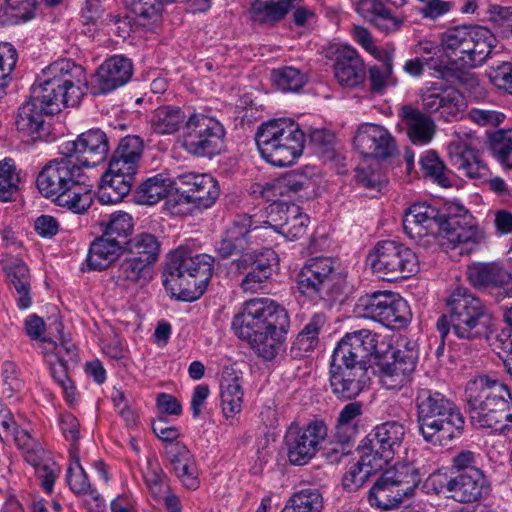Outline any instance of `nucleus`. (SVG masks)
<instances>
[{"label":"nucleus","instance_id":"nucleus-1","mask_svg":"<svg viewBox=\"0 0 512 512\" xmlns=\"http://www.w3.org/2000/svg\"><path fill=\"white\" fill-rule=\"evenodd\" d=\"M261 229L252 216L238 215L215 247L223 260L237 256L230 267L234 274L243 275L239 286L244 292L261 290L278 268L279 257L273 249H256L263 242Z\"/></svg>","mask_w":512,"mask_h":512},{"label":"nucleus","instance_id":"nucleus-2","mask_svg":"<svg viewBox=\"0 0 512 512\" xmlns=\"http://www.w3.org/2000/svg\"><path fill=\"white\" fill-rule=\"evenodd\" d=\"M87 176L80 165L68 156L52 159L38 173L39 192L57 206L76 213H84L92 204Z\"/></svg>","mask_w":512,"mask_h":512},{"label":"nucleus","instance_id":"nucleus-3","mask_svg":"<svg viewBox=\"0 0 512 512\" xmlns=\"http://www.w3.org/2000/svg\"><path fill=\"white\" fill-rule=\"evenodd\" d=\"M215 259L208 254H194L188 246L170 253L163 285L172 296L194 301L202 296L212 277Z\"/></svg>","mask_w":512,"mask_h":512},{"label":"nucleus","instance_id":"nucleus-4","mask_svg":"<svg viewBox=\"0 0 512 512\" xmlns=\"http://www.w3.org/2000/svg\"><path fill=\"white\" fill-rule=\"evenodd\" d=\"M448 312L437 320V329L445 338L450 329L459 339L475 340L491 332L492 315L481 299L467 288H456L447 301Z\"/></svg>","mask_w":512,"mask_h":512},{"label":"nucleus","instance_id":"nucleus-5","mask_svg":"<svg viewBox=\"0 0 512 512\" xmlns=\"http://www.w3.org/2000/svg\"><path fill=\"white\" fill-rule=\"evenodd\" d=\"M495 38L482 26H455L442 33L443 57L447 63V80L454 70L482 65L491 54Z\"/></svg>","mask_w":512,"mask_h":512},{"label":"nucleus","instance_id":"nucleus-6","mask_svg":"<svg viewBox=\"0 0 512 512\" xmlns=\"http://www.w3.org/2000/svg\"><path fill=\"white\" fill-rule=\"evenodd\" d=\"M261 156L273 166L294 164L302 155L305 133L292 119L280 118L262 123L255 136Z\"/></svg>","mask_w":512,"mask_h":512},{"label":"nucleus","instance_id":"nucleus-7","mask_svg":"<svg viewBox=\"0 0 512 512\" xmlns=\"http://www.w3.org/2000/svg\"><path fill=\"white\" fill-rule=\"evenodd\" d=\"M296 284L298 291L310 300L332 303L343 295L346 280L336 260L320 256L306 260Z\"/></svg>","mask_w":512,"mask_h":512},{"label":"nucleus","instance_id":"nucleus-8","mask_svg":"<svg viewBox=\"0 0 512 512\" xmlns=\"http://www.w3.org/2000/svg\"><path fill=\"white\" fill-rule=\"evenodd\" d=\"M161 243L151 233L143 232L124 242L118 266V281L126 286L147 285L159 259Z\"/></svg>","mask_w":512,"mask_h":512},{"label":"nucleus","instance_id":"nucleus-9","mask_svg":"<svg viewBox=\"0 0 512 512\" xmlns=\"http://www.w3.org/2000/svg\"><path fill=\"white\" fill-rule=\"evenodd\" d=\"M226 131L216 118L202 113H193L186 120L182 146L196 157L212 158L225 147Z\"/></svg>","mask_w":512,"mask_h":512},{"label":"nucleus","instance_id":"nucleus-10","mask_svg":"<svg viewBox=\"0 0 512 512\" xmlns=\"http://www.w3.org/2000/svg\"><path fill=\"white\" fill-rule=\"evenodd\" d=\"M368 260L373 272L389 281L406 279L419 270L416 253L391 240L378 242L369 253Z\"/></svg>","mask_w":512,"mask_h":512},{"label":"nucleus","instance_id":"nucleus-11","mask_svg":"<svg viewBox=\"0 0 512 512\" xmlns=\"http://www.w3.org/2000/svg\"><path fill=\"white\" fill-rule=\"evenodd\" d=\"M354 313L392 329L405 327L411 319L408 303L390 291H375L358 298Z\"/></svg>","mask_w":512,"mask_h":512},{"label":"nucleus","instance_id":"nucleus-12","mask_svg":"<svg viewBox=\"0 0 512 512\" xmlns=\"http://www.w3.org/2000/svg\"><path fill=\"white\" fill-rule=\"evenodd\" d=\"M289 320L283 307L269 298H253L243 304L232 320V329L239 338H251L271 327L280 328Z\"/></svg>","mask_w":512,"mask_h":512},{"label":"nucleus","instance_id":"nucleus-13","mask_svg":"<svg viewBox=\"0 0 512 512\" xmlns=\"http://www.w3.org/2000/svg\"><path fill=\"white\" fill-rule=\"evenodd\" d=\"M406 435L404 425L397 421H387L376 426L361 442L363 461L366 464L383 468L402 449Z\"/></svg>","mask_w":512,"mask_h":512},{"label":"nucleus","instance_id":"nucleus-14","mask_svg":"<svg viewBox=\"0 0 512 512\" xmlns=\"http://www.w3.org/2000/svg\"><path fill=\"white\" fill-rule=\"evenodd\" d=\"M378 338L368 329L347 333L334 349L331 362L368 372L370 358L377 353Z\"/></svg>","mask_w":512,"mask_h":512},{"label":"nucleus","instance_id":"nucleus-15","mask_svg":"<svg viewBox=\"0 0 512 512\" xmlns=\"http://www.w3.org/2000/svg\"><path fill=\"white\" fill-rule=\"evenodd\" d=\"M419 434L433 446L444 447L460 437L464 431L465 419L460 409L431 413L416 417Z\"/></svg>","mask_w":512,"mask_h":512},{"label":"nucleus","instance_id":"nucleus-16","mask_svg":"<svg viewBox=\"0 0 512 512\" xmlns=\"http://www.w3.org/2000/svg\"><path fill=\"white\" fill-rule=\"evenodd\" d=\"M327 432L322 420L312 421L302 429H290L285 436L289 462L297 466L310 462L327 437Z\"/></svg>","mask_w":512,"mask_h":512},{"label":"nucleus","instance_id":"nucleus-17","mask_svg":"<svg viewBox=\"0 0 512 512\" xmlns=\"http://www.w3.org/2000/svg\"><path fill=\"white\" fill-rule=\"evenodd\" d=\"M109 152L106 134L100 129H90L80 134L75 141L60 146V154L68 156L83 167H94L103 162Z\"/></svg>","mask_w":512,"mask_h":512},{"label":"nucleus","instance_id":"nucleus-18","mask_svg":"<svg viewBox=\"0 0 512 512\" xmlns=\"http://www.w3.org/2000/svg\"><path fill=\"white\" fill-rule=\"evenodd\" d=\"M404 231L408 237L423 246L436 242L441 233L440 212L427 203H415L403 218Z\"/></svg>","mask_w":512,"mask_h":512},{"label":"nucleus","instance_id":"nucleus-19","mask_svg":"<svg viewBox=\"0 0 512 512\" xmlns=\"http://www.w3.org/2000/svg\"><path fill=\"white\" fill-rule=\"evenodd\" d=\"M421 106L428 114H438L446 122L461 118L466 101L462 93L450 86L433 85L420 93Z\"/></svg>","mask_w":512,"mask_h":512},{"label":"nucleus","instance_id":"nucleus-20","mask_svg":"<svg viewBox=\"0 0 512 512\" xmlns=\"http://www.w3.org/2000/svg\"><path fill=\"white\" fill-rule=\"evenodd\" d=\"M38 79L68 93L72 106H77L84 95L85 70L69 59L50 64Z\"/></svg>","mask_w":512,"mask_h":512},{"label":"nucleus","instance_id":"nucleus-21","mask_svg":"<svg viewBox=\"0 0 512 512\" xmlns=\"http://www.w3.org/2000/svg\"><path fill=\"white\" fill-rule=\"evenodd\" d=\"M353 143L362 156L376 161L391 158L397 152L391 133L383 126L372 123H364L358 128Z\"/></svg>","mask_w":512,"mask_h":512},{"label":"nucleus","instance_id":"nucleus-22","mask_svg":"<svg viewBox=\"0 0 512 512\" xmlns=\"http://www.w3.org/2000/svg\"><path fill=\"white\" fill-rule=\"evenodd\" d=\"M133 74L130 59L115 55L105 60L91 77L90 92L93 95H104L125 85Z\"/></svg>","mask_w":512,"mask_h":512},{"label":"nucleus","instance_id":"nucleus-23","mask_svg":"<svg viewBox=\"0 0 512 512\" xmlns=\"http://www.w3.org/2000/svg\"><path fill=\"white\" fill-rule=\"evenodd\" d=\"M269 215L272 221L263 223L267 226H260L262 229L271 227L290 240L301 238L305 235L309 217L301 212L298 205L286 203H273L270 205ZM263 235V233L261 232Z\"/></svg>","mask_w":512,"mask_h":512},{"label":"nucleus","instance_id":"nucleus-24","mask_svg":"<svg viewBox=\"0 0 512 512\" xmlns=\"http://www.w3.org/2000/svg\"><path fill=\"white\" fill-rule=\"evenodd\" d=\"M511 398L501 399L492 404H484L469 409L470 421L476 428L490 429L492 432L508 434L512 431Z\"/></svg>","mask_w":512,"mask_h":512},{"label":"nucleus","instance_id":"nucleus-25","mask_svg":"<svg viewBox=\"0 0 512 512\" xmlns=\"http://www.w3.org/2000/svg\"><path fill=\"white\" fill-rule=\"evenodd\" d=\"M449 163L460 177L483 179L488 175V167L480 158L479 152L462 139L448 145Z\"/></svg>","mask_w":512,"mask_h":512},{"label":"nucleus","instance_id":"nucleus-26","mask_svg":"<svg viewBox=\"0 0 512 512\" xmlns=\"http://www.w3.org/2000/svg\"><path fill=\"white\" fill-rule=\"evenodd\" d=\"M47 115L30 98L19 107L15 125L23 141L36 143L48 139L50 125L44 119Z\"/></svg>","mask_w":512,"mask_h":512},{"label":"nucleus","instance_id":"nucleus-27","mask_svg":"<svg viewBox=\"0 0 512 512\" xmlns=\"http://www.w3.org/2000/svg\"><path fill=\"white\" fill-rule=\"evenodd\" d=\"M330 388L339 399L350 400L357 397L370 379L368 372L331 362Z\"/></svg>","mask_w":512,"mask_h":512},{"label":"nucleus","instance_id":"nucleus-28","mask_svg":"<svg viewBox=\"0 0 512 512\" xmlns=\"http://www.w3.org/2000/svg\"><path fill=\"white\" fill-rule=\"evenodd\" d=\"M465 393L469 409L511 398L507 385L486 374L470 380L466 385Z\"/></svg>","mask_w":512,"mask_h":512},{"label":"nucleus","instance_id":"nucleus-29","mask_svg":"<svg viewBox=\"0 0 512 512\" xmlns=\"http://www.w3.org/2000/svg\"><path fill=\"white\" fill-rule=\"evenodd\" d=\"M334 75L343 87L354 88L364 82L366 77L365 65L354 48L343 46L338 50L334 64Z\"/></svg>","mask_w":512,"mask_h":512},{"label":"nucleus","instance_id":"nucleus-30","mask_svg":"<svg viewBox=\"0 0 512 512\" xmlns=\"http://www.w3.org/2000/svg\"><path fill=\"white\" fill-rule=\"evenodd\" d=\"M415 355L398 354L379 365V380L387 390H398L406 385L415 370Z\"/></svg>","mask_w":512,"mask_h":512},{"label":"nucleus","instance_id":"nucleus-31","mask_svg":"<svg viewBox=\"0 0 512 512\" xmlns=\"http://www.w3.org/2000/svg\"><path fill=\"white\" fill-rule=\"evenodd\" d=\"M470 284L479 290L499 288L512 281L511 273L500 262H475L467 267Z\"/></svg>","mask_w":512,"mask_h":512},{"label":"nucleus","instance_id":"nucleus-32","mask_svg":"<svg viewBox=\"0 0 512 512\" xmlns=\"http://www.w3.org/2000/svg\"><path fill=\"white\" fill-rule=\"evenodd\" d=\"M466 224H458L441 231L438 244L445 248H460V254L470 252L473 247L479 244L484 238V231L476 225L474 218L465 221Z\"/></svg>","mask_w":512,"mask_h":512},{"label":"nucleus","instance_id":"nucleus-33","mask_svg":"<svg viewBox=\"0 0 512 512\" xmlns=\"http://www.w3.org/2000/svg\"><path fill=\"white\" fill-rule=\"evenodd\" d=\"M399 116L407 127V135L414 144H428L436 132V124L430 114L411 106L404 105L399 110Z\"/></svg>","mask_w":512,"mask_h":512},{"label":"nucleus","instance_id":"nucleus-34","mask_svg":"<svg viewBox=\"0 0 512 512\" xmlns=\"http://www.w3.org/2000/svg\"><path fill=\"white\" fill-rule=\"evenodd\" d=\"M406 497L411 496L421 483L422 477L428 473L424 465L417 460H402L383 472Z\"/></svg>","mask_w":512,"mask_h":512},{"label":"nucleus","instance_id":"nucleus-35","mask_svg":"<svg viewBox=\"0 0 512 512\" xmlns=\"http://www.w3.org/2000/svg\"><path fill=\"white\" fill-rule=\"evenodd\" d=\"M354 5L360 16L385 33L394 32L402 25L403 18L393 14L381 0H357Z\"/></svg>","mask_w":512,"mask_h":512},{"label":"nucleus","instance_id":"nucleus-36","mask_svg":"<svg viewBox=\"0 0 512 512\" xmlns=\"http://www.w3.org/2000/svg\"><path fill=\"white\" fill-rule=\"evenodd\" d=\"M486 490L483 471H471V474H458L450 478L451 497L460 503L477 501Z\"/></svg>","mask_w":512,"mask_h":512},{"label":"nucleus","instance_id":"nucleus-37","mask_svg":"<svg viewBox=\"0 0 512 512\" xmlns=\"http://www.w3.org/2000/svg\"><path fill=\"white\" fill-rule=\"evenodd\" d=\"M362 414V405L351 402L340 411L335 425L334 438L344 444L342 454H350L358 433V418Z\"/></svg>","mask_w":512,"mask_h":512},{"label":"nucleus","instance_id":"nucleus-38","mask_svg":"<svg viewBox=\"0 0 512 512\" xmlns=\"http://www.w3.org/2000/svg\"><path fill=\"white\" fill-rule=\"evenodd\" d=\"M288 327L289 320L280 328L271 327L270 329L255 334V336H251V338L241 339L247 341L258 356L266 360H272L282 349Z\"/></svg>","mask_w":512,"mask_h":512},{"label":"nucleus","instance_id":"nucleus-39","mask_svg":"<svg viewBox=\"0 0 512 512\" xmlns=\"http://www.w3.org/2000/svg\"><path fill=\"white\" fill-rule=\"evenodd\" d=\"M29 98L50 115L59 113L65 107H73L68 93L40 79L31 87Z\"/></svg>","mask_w":512,"mask_h":512},{"label":"nucleus","instance_id":"nucleus-40","mask_svg":"<svg viewBox=\"0 0 512 512\" xmlns=\"http://www.w3.org/2000/svg\"><path fill=\"white\" fill-rule=\"evenodd\" d=\"M135 178L107 169L101 178L98 199L103 204L121 202L131 191Z\"/></svg>","mask_w":512,"mask_h":512},{"label":"nucleus","instance_id":"nucleus-41","mask_svg":"<svg viewBox=\"0 0 512 512\" xmlns=\"http://www.w3.org/2000/svg\"><path fill=\"white\" fill-rule=\"evenodd\" d=\"M404 498H406L404 492L389 481L384 473L375 481L368 494L371 507L382 511L398 508Z\"/></svg>","mask_w":512,"mask_h":512},{"label":"nucleus","instance_id":"nucleus-42","mask_svg":"<svg viewBox=\"0 0 512 512\" xmlns=\"http://www.w3.org/2000/svg\"><path fill=\"white\" fill-rule=\"evenodd\" d=\"M123 244L102 234L90 245L87 263L94 270L106 269L119 256L122 257Z\"/></svg>","mask_w":512,"mask_h":512},{"label":"nucleus","instance_id":"nucleus-43","mask_svg":"<svg viewBox=\"0 0 512 512\" xmlns=\"http://www.w3.org/2000/svg\"><path fill=\"white\" fill-rule=\"evenodd\" d=\"M311 184V179L304 174L292 172L286 177L266 183L261 190V194L268 201L279 203V197L288 195L289 193L297 194L308 189Z\"/></svg>","mask_w":512,"mask_h":512},{"label":"nucleus","instance_id":"nucleus-44","mask_svg":"<svg viewBox=\"0 0 512 512\" xmlns=\"http://www.w3.org/2000/svg\"><path fill=\"white\" fill-rule=\"evenodd\" d=\"M3 271L18 294L19 308L30 307V274L27 265L20 259H13L4 264Z\"/></svg>","mask_w":512,"mask_h":512},{"label":"nucleus","instance_id":"nucleus-45","mask_svg":"<svg viewBox=\"0 0 512 512\" xmlns=\"http://www.w3.org/2000/svg\"><path fill=\"white\" fill-rule=\"evenodd\" d=\"M188 116L178 106L165 105L158 107L151 116V128L159 135L174 134L185 123Z\"/></svg>","mask_w":512,"mask_h":512},{"label":"nucleus","instance_id":"nucleus-46","mask_svg":"<svg viewBox=\"0 0 512 512\" xmlns=\"http://www.w3.org/2000/svg\"><path fill=\"white\" fill-rule=\"evenodd\" d=\"M174 187V180L157 174L143 181L136 190V199L142 205H154L165 198Z\"/></svg>","mask_w":512,"mask_h":512},{"label":"nucleus","instance_id":"nucleus-47","mask_svg":"<svg viewBox=\"0 0 512 512\" xmlns=\"http://www.w3.org/2000/svg\"><path fill=\"white\" fill-rule=\"evenodd\" d=\"M325 321V315L322 313H317L312 316L292 344L291 352L294 357H305L309 352L315 349L319 343V332L324 326Z\"/></svg>","mask_w":512,"mask_h":512},{"label":"nucleus","instance_id":"nucleus-48","mask_svg":"<svg viewBox=\"0 0 512 512\" xmlns=\"http://www.w3.org/2000/svg\"><path fill=\"white\" fill-rule=\"evenodd\" d=\"M416 417L431 413L451 411L457 405L439 391L427 388L418 389L415 396Z\"/></svg>","mask_w":512,"mask_h":512},{"label":"nucleus","instance_id":"nucleus-49","mask_svg":"<svg viewBox=\"0 0 512 512\" xmlns=\"http://www.w3.org/2000/svg\"><path fill=\"white\" fill-rule=\"evenodd\" d=\"M419 164L425 178L444 188L452 186L453 171L446 166L436 151H425L420 157Z\"/></svg>","mask_w":512,"mask_h":512},{"label":"nucleus","instance_id":"nucleus-50","mask_svg":"<svg viewBox=\"0 0 512 512\" xmlns=\"http://www.w3.org/2000/svg\"><path fill=\"white\" fill-rule=\"evenodd\" d=\"M220 389L222 411L227 418L233 417L242 409L244 393L240 379L231 374L223 376L220 383Z\"/></svg>","mask_w":512,"mask_h":512},{"label":"nucleus","instance_id":"nucleus-51","mask_svg":"<svg viewBox=\"0 0 512 512\" xmlns=\"http://www.w3.org/2000/svg\"><path fill=\"white\" fill-rule=\"evenodd\" d=\"M74 458L78 471L74 472L71 466L68 468L66 477L67 483L73 493L89 495L94 503L89 509L93 512H100V510L104 508V501L98 491L91 486L86 472L79 463V459L76 458V456Z\"/></svg>","mask_w":512,"mask_h":512},{"label":"nucleus","instance_id":"nucleus-52","mask_svg":"<svg viewBox=\"0 0 512 512\" xmlns=\"http://www.w3.org/2000/svg\"><path fill=\"white\" fill-rule=\"evenodd\" d=\"M381 64L371 66L368 70L370 87L373 92L383 93L388 86H395L398 82L393 74V56L385 52L380 54Z\"/></svg>","mask_w":512,"mask_h":512},{"label":"nucleus","instance_id":"nucleus-53","mask_svg":"<svg viewBox=\"0 0 512 512\" xmlns=\"http://www.w3.org/2000/svg\"><path fill=\"white\" fill-rule=\"evenodd\" d=\"M323 497L318 489L307 488L294 493L281 512H321Z\"/></svg>","mask_w":512,"mask_h":512},{"label":"nucleus","instance_id":"nucleus-54","mask_svg":"<svg viewBox=\"0 0 512 512\" xmlns=\"http://www.w3.org/2000/svg\"><path fill=\"white\" fill-rule=\"evenodd\" d=\"M36 0H5L0 8V20L2 24H17L34 17Z\"/></svg>","mask_w":512,"mask_h":512},{"label":"nucleus","instance_id":"nucleus-55","mask_svg":"<svg viewBox=\"0 0 512 512\" xmlns=\"http://www.w3.org/2000/svg\"><path fill=\"white\" fill-rule=\"evenodd\" d=\"M490 150L496 161L507 170L512 169V129L498 130L489 137Z\"/></svg>","mask_w":512,"mask_h":512},{"label":"nucleus","instance_id":"nucleus-56","mask_svg":"<svg viewBox=\"0 0 512 512\" xmlns=\"http://www.w3.org/2000/svg\"><path fill=\"white\" fill-rule=\"evenodd\" d=\"M143 479L151 496L160 501V498L168 492L167 476L156 458H149L143 470Z\"/></svg>","mask_w":512,"mask_h":512},{"label":"nucleus","instance_id":"nucleus-57","mask_svg":"<svg viewBox=\"0 0 512 512\" xmlns=\"http://www.w3.org/2000/svg\"><path fill=\"white\" fill-rule=\"evenodd\" d=\"M20 174L11 158L0 161V201L13 200L19 190Z\"/></svg>","mask_w":512,"mask_h":512},{"label":"nucleus","instance_id":"nucleus-58","mask_svg":"<svg viewBox=\"0 0 512 512\" xmlns=\"http://www.w3.org/2000/svg\"><path fill=\"white\" fill-rule=\"evenodd\" d=\"M102 225H104V235L122 242L123 245L128 241L134 226L132 216L122 211L112 213L106 222H102Z\"/></svg>","mask_w":512,"mask_h":512},{"label":"nucleus","instance_id":"nucleus-59","mask_svg":"<svg viewBox=\"0 0 512 512\" xmlns=\"http://www.w3.org/2000/svg\"><path fill=\"white\" fill-rule=\"evenodd\" d=\"M271 79L275 86L283 92H296L307 81L305 74L290 66L274 69L271 73Z\"/></svg>","mask_w":512,"mask_h":512},{"label":"nucleus","instance_id":"nucleus-60","mask_svg":"<svg viewBox=\"0 0 512 512\" xmlns=\"http://www.w3.org/2000/svg\"><path fill=\"white\" fill-rule=\"evenodd\" d=\"M208 174H198L194 172H187L178 175L174 179V189L179 195V199L188 203L192 196L199 190V188L209 179Z\"/></svg>","mask_w":512,"mask_h":512},{"label":"nucleus","instance_id":"nucleus-61","mask_svg":"<svg viewBox=\"0 0 512 512\" xmlns=\"http://www.w3.org/2000/svg\"><path fill=\"white\" fill-rule=\"evenodd\" d=\"M382 468L372 467L363 461V451L357 463L350 467L342 479V485L345 490L353 492L361 488L370 475Z\"/></svg>","mask_w":512,"mask_h":512},{"label":"nucleus","instance_id":"nucleus-62","mask_svg":"<svg viewBox=\"0 0 512 512\" xmlns=\"http://www.w3.org/2000/svg\"><path fill=\"white\" fill-rule=\"evenodd\" d=\"M486 74L490 82L499 90L512 95V62L496 61L493 62Z\"/></svg>","mask_w":512,"mask_h":512},{"label":"nucleus","instance_id":"nucleus-63","mask_svg":"<svg viewBox=\"0 0 512 512\" xmlns=\"http://www.w3.org/2000/svg\"><path fill=\"white\" fill-rule=\"evenodd\" d=\"M171 463L175 474L184 486L189 489H196L198 487L199 482L196 476V468L187 454L175 456Z\"/></svg>","mask_w":512,"mask_h":512},{"label":"nucleus","instance_id":"nucleus-64","mask_svg":"<svg viewBox=\"0 0 512 512\" xmlns=\"http://www.w3.org/2000/svg\"><path fill=\"white\" fill-rule=\"evenodd\" d=\"M355 178L359 185H362L368 189L380 190L384 181L378 161H375L369 165L362 163L361 166H359L356 170Z\"/></svg>","mask_w":512,"mask_h":512}]
</instances>
